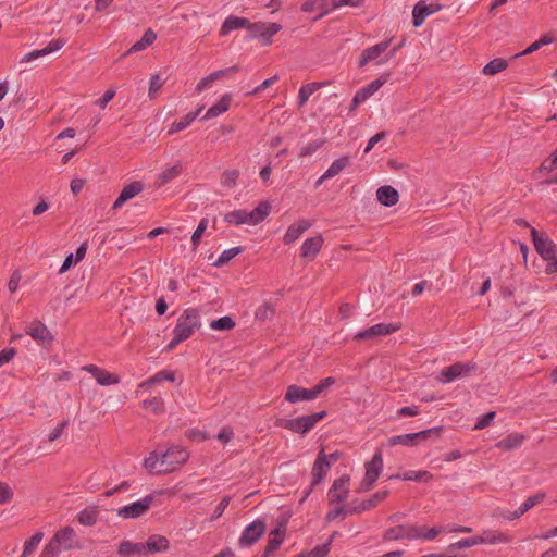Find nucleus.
<instances>
[{"label":"nucleus","mask_w":557,"mask_h":557,"mask_svg":"<svg viewBox=\"0 0 557 557\" xmlns=\"http://www.w3.org/2000/svg\"><path fill=\"white\" fill-rule=\"evenodd\" d=\"M271 206L268 201H261L252 211L238 209L224 214L223 220L228 224L257 225L261 223L270 214Z\"/></svg>","instance_id":"obj_1"},{"label":"nucleus","mask_w":557,"mask_h":557,"mask_svg":"<svg viewBox=\"0 0 557 557\" xmlns=\"http://www.w3.org/2000/svg\"><path fill=\"white\" fill-rule=\"evenodd\" d=\"M189 453L181 446H171L165 451H161L160 467L156 474H168L176 471L187 462Z\"/></svg>","instance_id":"obj_2"},{"label":"nucleus","mask_w":557,"mask_h":557,"mask_svg":"<svg viewBox=\"0 0 557 557\" xmlns=\"http://www.w3.org/2000/svg\"><path fill=\"white\" fill-rule=\"evenodd\" d=\"M200 325L199 311L195 308H188L184 310L177 319L173 333H176L186 341L200 327Z\"/></svg>","instance_id":"obj_3"},{"label":"nucleus","mask_w":557,"mask_h":557,"mask_svg":"<svg viewBox=\"0 0 557 557\" xmlns=\"http://www.w3.org/2000/svg\"><path fill=\"white\" fill-rule=\"evenodd\" d=\"M331 469V461L327 460V455L325 454L324 447H322L314 460L312 466V482L310 487L305 492V495L301 499V503L311 494L313 488L319 485L327 474Z\"/></svg>","instance_id":"obj_4"},{"label":"nucleus","mask_w":557,"mask_h":557,"mask_svg":"<svg viewBox=\"0 0 557 557\" xmlns=\"http://www.w3.org/2000/svg\"><path fill=\"white\" fill-rule=\"evenodd\" d=\"M247 29L249 38H260L263 46H269L272 44V37L282 29V25L278 23L249 22Z\"/></svg>","instance_id":"obj_5"},{"label":"nucleus","mask_w":557,"mask_h":557,"mask_svg":"<svg viewBox=\"0 0 557 557\" xmlns=\"http://www.w3.org/2000/svg\"><path fill=\"white\" fill-rule=\"evenodd\" d=\"M478 366L475 362H455L441 371L438 381L443 384L450 383L457 379L468 376L471 371H475Z\"/></svg>","instance_id":"obj_6"},{"label":"nucleus","mask_w":557,"mask_h":557,"mask_svg":"<svg viewBox=\"0 0 557 557\" xmlns=\"http://www.w3.org/2000/svg\"><path fill=\"white\" fill-rule=\"evenodd\" d=\"M383 469V458L381 451L374 454L372 459L366 463V474L360 484V491H370L377 481Z\"/></svg>","instance_id":"obj_7"},{"label":"nucleus","mask_w":557,"mask_h":557,"mask_svg":"<svg viewBox=\"0 0 557 557\" xmlns=\"http://www.w3.org/2000/svg\"><path fill=\"white\" fill-rule=\"evenodd\" d=\"M265 531H267L265 521L262 519L255 520L253 522H251L244 529V531L238 540V545L240 547H249V546L253 545L255 543H257L259 541V539H261V536L265 533Z\"/></svg>","instance_id":"obj_8"},{"label":"nucleus","mask_w":557,"mask_h":557,"mask_svg":"<svg viewBox=\"0 0 557 557\" xmlns=\"http://www.w3.org/2000/svg\"><path fill=\"white\" fill-rule=\"evenodd\" d=\"M25 332L32 336V338L36 341V343L41 347L46 349H50L52 347L54 336L39 320L33 321L32 324L25 330Z\"/></svg>","instance_id":"obj_9"},{"label":"nucleus","mask_w":557,"mask_h":557,"mask_svg":"<svg viewBox=\"0 0 557 557\" xmlns=\"http://www.w3.org/2000/svg\"><path fill=\"white\" fill-rule=\"evenodd\" d=\"M400 323H377L372 325L371 327L360 331L354 336L355 342H361L370 338H374L377 336H385L393 334L400 330Z\"/></svg>","instance_id":"obj_10"},{"label":"nucleus","mask_w":557,"mask_h":557,"mask_svg":"<svg viewBox=\"0 0 557 557\" xmlns=\"http://www.w3.org/2000/svg\"><path fill=\"white\" fill-rule=\"evenodd\" d=\"M531 237L536 252L544 260L554 258V255H556V245L548 236L540 234L535 228L532 227Z\"/></svg>","instance_id":"obj_11"},{"label":"nucleus","mask_w":557,"mask_h":557,"mask_svg":"<svg viewBox=\"0 0 557 557\" xmlns=\"http://www.w3.org/2000/svg\"><path fill=\"white\" fill-rule=\"evenodd\" d=\"M418 525L412 524H399L385 530L383 534V541H399L403 539L412 541L418 539Z\"/></svg>","instance_id":"obj_12"},{"label":"nucleus","mask_w":557,"mask_h":557,"mask_svg":"<svg viewBox=\"0 0 557 557\" xmlns=\"http://www.w3.org/2000/svg\"><path fill=\"white\" fill-rule=\"evenodd\" d=\"M274 424L275 426L283 428L301 435L313 429L308 414L294 419L277 418Z\"/></svg>","instance_id":"obj_13"},{"label":"nucleus","mask_w":557,"mask_h":557,"mask_svg":"<svg viewBox=\"0 0 557 557\" xmlns=\"http://www.w3.org/2000/svg\"><path fill=\"white\" fill-rule=\"evenodd\" d=\"M349 481L350 476L348 474H343L333 482L327 493L329 502L331 504H339L347 499L349 494Z\"/></svg>","instance_id":"obj_14"},{"label":"nucleus","mask_w":557,"mask_h":557,"mask_svg":"<svg viewBox=\"0 0 557 557\" xmlns=\"http://www.w3.org/2000/svg\"><path fill=\"white\" fill-rule=\"evenodd\" d=\"M153 500L152 495H147L143 499L126 505L119 509L117 515L124 519L138 518L150 508Z\"/></svg>","instance_id":"obj_15"},{"label":"nucleus","mask_w":557,"mask_h":557,"mask_svg":"<svg viewBox=\"0 0 557 557\" xmlns=\"http://www.w3.org/2000/svg\"><path fill=\"white\" fill-rule=\"evenodd\" d=\"M389 494L388 490H383L374 493L370 498L364 499L360 503L356 500L348 506L347 512L350 515H359L366 510L375 508L381 502H383Z\"/></svg>","instance_id":"obj_16"},{"label":"nucleus","mask_w":557,"mask_h":557,"mask_svg":"<svg viewBox=\"0 0 557 557\" xmlns=\"http://www.w3.org/2000/svg\"><path fill=\"white\" fill-rule=\"evenodd\" d=\"M82 370L90 373L97 383L101 386L115 385L121 381L117 374L111 373L96 364H86L82 367Z\"/></svg>","instance_id":"obj_17"},{"label":"nucleus","mask_w":557,"mask_h":557,"mask_svg":"<svg viewBox=\"0 0 557 557\" xmlns=\"http://www.w3.org/2000/svg\"><path fill=\"white\" fill-rule=\"evenodd\" d=\"M443 9V5L438 2H432L430 4H426L425 1H419L413 7L412 11V24L414 27L421 26L425 18Z\"/></svg>","instance_id":"obj_18"},{"label":"nucleus","mask_w":557,"mask_h":557,"mask_svg":"<svg viewBox=\"0 0 557 557\" xmlns=\"http://www.w3.org/2000/svg\"><path fill=\"white\" fill-rule=\"evenodd\" d=\"M286 533V523L281 522L275 529L269 534L268 544L264 548L262 557H269L271 554L276 552L282 545Z\"/></svg>","instance_id":"obj_19"},{"label":"nucleus","mask_w":557,"mask_h":557,"mask_svg":"<svg viewBox=\"0 0 557 557\" xmlns=\"http://www.w3.org/2000/svg\"><path fill=\"white\" fill-rule=\"evenodd\" d=\"M76 533L74 529L70 525H66L59 531H57L51 539L59 547L63 546L65 550L73 549L77 547V542L75 541Z\"/></svg>","instance_id":"obj_20"},{"label":"nucleus","mask_w":557,"mask_h":557,"mask_svg":"<svg viewBox=\"0 0 557 557\" xmlns=\"http://www.w3.org/2000/svg\"><path fill=\"white\" fill-rule=\"evenodd\" d=\"M391 41L392 39L383 40L372 47L364 49L359 58L358 66L364 67L369 62L376 60L388 49Z\"/></svg>","instance_id":"obj_21"},{"label":"nucleus","mask_w":557,"mask_h":557,"mask_svg":"<svg viewBox=\"0 0 557 557\" xmlns=\"http://www.w3.org/2000/svg\"><path fill=\"white\" fill-rule=\"evenodd\" d=\"M284 399L287 403L296 404L298 401H309L315 399L312 389L292 384L287 387Z\"/></svg>","instance_id":"obj_22"},{"label":"nucleus","mask_w":557,"mask_h":557,"mask_svg":"<svg viewBox=\"0 0 557 557\" xmlns=\"http://www.w3.org/2000/svg\"><path fill=\"white\" fill-rule=\"evenodd\" d=\"M144 190V184L140 181H134L123 187L119 197L114 201L112 209H120L126 201L139 195Z\"/></svg>","instance_id":"obj_23"},{"label":"nucleus","mask_w":557,"mask_h":557,"mask_svg":"<svg viewBox=\"0 0 557 557\" xmlns=\"http://www.w3.org/2000/svg\"><path fill=\"white\" fill-rule=\"evenodd\" d=\"M546 497L545 492H539L534 495L529 496L521 505L520 507L512 511L508 512V515H504L503 517L508 520H515L523 516L527 511H529L531 508L540 504L542 500H544Z\"/></svg>","instance_id":"obj_24"},{"label":"nucleus","mask_w":557,"mask_h":557,"mask_svg":"<svg viewBox=\"0 0 557 557\" xmlns=\"http://www.w3.org/2000/svg\"><path fill=\"white\" fill-rule=\"evenodd\" d=\"M65 45V40L62 38L52 39L45 48L34 50L29 53H26L22 59L21 62H29L32 60H35L39 57L47 55L51 52H54L59 49H61Z\"/></svg>","instance_id":"obj_25"},{"label":"nucleus","mask_w":557,"mask_h":557,"mask_svg":"<svg viewBox=\"0 0 557 557\" xmlns=\"http://www.w3.org/2000/svg\"><path fill=\"white\" fill-rule=\"evenodd\" d=\"M324 243V238L321 234L307 238L301 246V258L314 259L320 252Z\"/></svg>","instance_id":"obj_26"},{"label":"nucleus","mask_w":557,"mask_h":557,"mask_svg":"<svg viewBox=\"0 0 557 557\" xmlns=\"http://www.w3.org/2000/svg\"><path fill=\"white\" fill-rule=\"evenodd\" d=\"M312 226V222L309 220H298L297 222L293 223L286 231L284 235V243L285 245H290L295 240H297L304 232L309 230Z\"/></svg>","instance_id":"obj_27"},{"label":"nucleus","mask_w":557,"mask_h":557,"mask_svg":"<svg viewBox=\"0 0 557 557\" xmlns=\"http://www.w3.org/2000/svg\"><path fill=\"white\" fill-rule=\"evenodd\" d=\"M377 201L385 207H393L399 200V193L391 185H384L376 190Z\"/></svg>","instance_id":"obj_28"},{"label":"nucleus","mask_w":557,"mask_h":557,"mask_svg":"<svg viewBox=\"0 0 557 557\" xmlns=\"http://www.w3.org/2000/svg\"><path fill=\"white\" fill-rule=\"evenodd\" d=\"M145 550L147 554L163 553L170 548L169 540L160 534L150 535L145 542Z\"/></svg>","instance_id":"obj_29"},{"label":"nucleus","mask_w":557,"mask_h":557,"mask_svg":"<svg viewBox=\"0 0 557 557\" xmlns=\"http://www.w3.org/2000/svg\"><path fill=\"white\" fill-rule=\"evenodd\" d=\"M231 102H232V95L231 94L223 95L218 102H215L213 106H211L208 109V111L206 112V114L202 116L201 120H209V119L216 117V116L225 113L226 111H228V109L231 107Z\"/></svg>","instance_id":"obj_30"},{"label":"nucleus","mask_w":557,"mask_h":557,"mask_svg":"<svg viewBox=\"0 0 557 557\" xmlns=\"http://www.w3.org/2000/svg\"><path fill=\"white\" fill-rule=\"evenodd\" d=\"M250 20L247 17H239L236 15H231L223 22L220 35L225 36L230 34L233 30L240 29V28H248Z\"/></svg>","instance_id":"obj_31"},{"label":"nucleus","mask_w":557,"mask_h":557,"mask_svg":"<svg viewBox=\"0 0 557 557\" xmlns=\"http://www.w3.org/2000/svg\"><path fill=\"white\" fill-rule=\"evenodd\" d=\"M478 536L482 540L481 544H507L512 541V536L510 534L493 530H486Z\"/></svg>","instance_id":"obj_32"},{"label":"nucleus","mask_w":557,"mask_h":557,"mask_svg":"<svg viewBox=\"0 0 557 557\" xmlns=\"http://www.w3.org/2000/svg\"><path fill=\"white\" fill-rule=\"evenodd\" d=\"M145 543H133L129 541H122L119 545L117 553L123 557H129L133 555H146Z\"/></svg>","instance_id":"obj_33"},{"label":"nucleus","mask_w":557,"mask_h":557,"mask_svg":"<svg viewBox=\"0 0 557 557\" xmlns=\"http://www.w3.org/2000/svg\"><path fill=\"white\" fill-rule=\"evenodd\" d=\"M525 436L520 433H510L503 440L498 441L495 446L504 450H512L522 445Z\"/></svg>","instance_id":"obj_34"},{"label":"nucleus","mask_w":557,"mask_h":557,"mask_svg":"<svg viewBox=\"0 0 557 557\" xmlns=\"http://www.w3.org/2000/svg\"><path fill=\"white\" fill-rule=\"evenodd\" d=\"M387 76H381L374 81H372L371 83H369L368 85H366L364 87L360 88L356 94L363 100L366 101L367 99H369L372 95H374L386 82H387Z\"/></svg>","instance_id":"obj_35"},{"label":"nucleus","mask_w":557,"mask_h":557,"mask_svg":"<svg viewBox=\"0 0 557 557\" xmlns=\"http://www.w3.org/2000/svg\"><path fill=\"white\" fill-rule=\"evenodd\" d=\"M183 172V166L181 164H175L171 168L163 170L157 177L156 185L158 187L164 186L170 181L177 177Z\"/></svg>","instance_id":"obj_36"},{"label":"nucleus","mask_w":557,"mask_h":557,"mask_svg":"<svg viewBox=\"0 0 557 557\" xmlns=\"http://www.w3.org/2000/svg\"><path fill=\"white\" fill-rule=\"evenodd\" d=\"M201 110H202V107L198 108L194 112L187 113L181 121L173 122L171 125V128L169 131V134L177 133V132L185 129L197 119V116L199 115Z\"/></svg>","instance_id":"obj_37"},{"label":"nucleus","mask_w":557,"mask_h":557,"mask_svg":"<svg viewBox=\"0 0 557 557\" xmlns=\"http://www.w3.org/2000/svg\"><path fill=\"white\" fill-rule=\"evenodd\" d=\"M322 85H324V83L313 82L301 86L298 92V107H304L307 103L309 97Z\"/></svg>","instance_id":"obj_38"},{"label":"nucleus","mask_w":557,"mask_h":557,"mask_svg":"<svg viewBox=\"0 0 557 557\" xmlns=\"http://www.w3.org/2000/svg\"><path fill=\"white\" fill-rule=\"evenodd\" d=\"M350 164V157L343 156L329 166V169L324 172V177H334L339 174L344 169H346Z\"/></svg>","instance_id":"obj_39"},{"label":"nucleus","mask_w":557,"mask_h":557,"mask_svg":"<svg viewBox=\"0 0 557 557\" xmlns=\"http://www.w3.org/2000/svg\"><path fill=\"white\" fill-rule=\"evenodd\" d=\"M244 250H245V247H243V246H237V247H233L231 249L224 250L219 256V258L215 261H213L212 265L215 268H221V267L225 265L226 263H228L233 258H235L236 256L242 253Z\"/></svg>","instance_id":"obj_40"},{"label":"nucleus","mask_w":557,"mask_h":557,"mask_svg":"<svg viewBox=\"0 0 557 557\" xmlns=\"http://www.w3.org/2000/svg\"><path fill=\"white\" fill-rule=\"evenodd\" d=\"M508 62L503 58H495L491 60L482 70L484 75H495L506 70Z\"/></svg>","instance_id":"obj_41"},{"label":"nucleus","mask_w":557,"mask_h":557,"mask_svg":"<svg viewBox=\"0 0 557 557\" xmlns=\"http://www.w3.org/2000/svg\"><path fill=\"white\" fill-rule=\"evenodd\" d=\"M333 537L334 535H332L326 543L315 546L310 552H302L295 557H326L330 553V546L333 541Z\"/></svg>","instance_id":"obj_42"},{"label":"nucleus","mask_w":557,"mask_h":557,"mask_svg":"<svg viewBox=\"0 0 557 557\" xmlns=\"http://www.w3.org/2000/svg\"><path fill=\"white\" fill-rule=\"evenodd\" d=\"M418 444L416 433L394 435L388 438V445L416 446Z\"/></svg>","instance_id":"obj_43"},{"label":"nucleus","mask_w":557,"mask_h":557,"mask_svg":"<svg viewBox=\"0 0 557 557\" xmlns=\"http://www.w3.org/2000/svg\"><path fill=\"white\" fill-rule=\"evenodd\" d=\"M99 517V512L96 508L91 510L84 509L78 512L77 520L81 524L92 527L97 523Z\"/></svg>","instance_id":"obj_44"},{"label":"nucleus","mask_w":557,"mask_h":557,"mask_svg":"<svg viewBox=\"0 0 557 557\" xmlns=\"http://www.w3.org/2000/svg\"><path fill=\"white\" fill-rule=\"evenodd\" d=\"M163 381L174 382L175 381V373L172 370H161L158 373H156L153 376L149 377L146 382L141 384L144 385H151V384H159Z\"/></svg>","instance_id":"obj_45"},{"label":"nucleus","mask_w":557,"mask_h":557,"mask_svg":"<svg viewBox=\"0 0 557 557\" xmlns=\"http://www.w3.org/2000/svg\"><path fill=\"white\" fill-rule=\"evenodd\" d=\"M275 314V307L271 302H263L255 311V318L259 321L272 319Z\"/></svg>","instance_id":"obj_46"},{"label":"nucleus","mask_w":557,"mask_h":557,"mask_svg":"<svg viewBox=\"0 0 557 557\" xmlns=\"http://www.w3.org/2000/svg\"><path fill=\"white\" fill-rule=\"evenodd\" d=\"M236 326L235 321L228 317H222L210 322V327L215 331H231Z\"/></svg>","instance_id":"obj_47"},{"label":"nucleus","mask_w":557,"mask_h":557,"mask_svg":"<svg viewBox=\"0 0 557 557\" xmlns=\"http://www.w3.org/2000/svg\"><path fill=\"white\" fill-rule=\"evenodd\" d=\"M42 537V532H36L34 535H32V537L24 543V549L21 557H28L32 555L37 548L38 544L41 542Z\"/></svg>","instance_id":"obj_48"},{"label":"nucleus","mask_w":557,"mask_h":557,"mask_svg":"<svg viewBox=\"0 0 557 557\" xmlns=\"http://www.w3.org/2000/svg\"><path fill=\"white\" fill-rule=\"evenodd\" d=\"M239 177L238 170H225L221 175V185L226 188H234Z\"/></svg>","instance_id":"obj_49"},{"label":"nucleus","mask_w":557,"mask_h":557,"mask_svg":"<svg viewBox=\"0 0 557 557\" xmlns=\"http://www.w3.org/2000/svg\"><path fill=\"white\" fill-rule=\"evenodd\" d=\"M145 409L152 411L156 414L164 412V401L161 397H152L143 401Z\"/></svg>","instance_id":"obj_50"},{"label":"nucleus","mask_w":557,"mask_h":557,"mask_svg":"<svg viewBox=\"0 0 557 557\" xmlns=\"http://www.w3.org/2000/svg\"><path fill=\"white\" fill-rule=\"evenodd\" d=\"M481 541L482 540L479 539V536H476V535L472 536V537L462 539L456 543L450 544L448 546V550L453 552L455 549H466V548L481 544Z\"/></svg>","instance_id":"obj_51"},{"label":"nucleus","mask_w":557,"mask_h":557,"mask_svg":"<svg viewBox=\"0 0 557 557\" xmlns=\"http://www.w3.org/2000/svg\"><path fill=\"white\" fill-rule=\"evenodd\" d=\"M403 479L406 481L428 482L432 479V474L429 471L409 470L403 474Z\"/></svg>","instance_id":"obj_52"},{"label":"nucleus","mask_w":557,"mask_h":557,"mask_svg":"<svg viewBox=\"0 0 557 557\" xmlns=\"http://www.w3.org/2000/svg\"><path fill=\"white\" fill-rule=\"evenodd\" d=\"M207 227H208V219L203 218L200 220L197 228L194 231V233L191 235V244H193L194 250H196L197 247L199 246L201 236L206 232Z\"/></svg>","instance_id":"obj_53"},{"label":"nucleus","mask_w":557,"mask_h":557,"mask_svg":"<svg viewBox=\"0 0 557 557\" xmlns=\"http://www.w3.org/2000/svg\"><path fill=\"white\" fill-rule=\"evenodd\" d=\"M160 456H161V451H152L149 457H147L145 460H144V467L149 470L151 473H154L156 474V470H158V468L160 467Z\"/></svg>","instance_id":"obj_54"},{"label":"nucleus","mask_w":557,"mask_h":557,"mask_svg":"<svg viewBox=\"0 0 557 557\" xmlns=\"http://www.w3.org/2000/svg\"><path fill=\"white\" fill-rule=\"evenodd\" d=\"M443 426H435L431 429H426L420 432H416L417 441H426L431 437H440L443 433Z\"/></svg>","instance_id":"obj_55"},{"label":"nucleus","mask_w":557,"mask_h":557,"mask_svg":"<svg viewBox=\"0 0 557 557\" xmlns=\"http://www.w3.org/2000/svg\"><path fill=\"white\" fill-rule=\"evenodd\" d=\"M164 82L165 81L162 79L159 74H153L151 76L150 84H149V92H148L150 99L156 98L157 92L161 89Z\"/></svg>","instance_id":"obj_56"},{"label":"nucleus","mask_w":557,"mask_h":557,"mask_svg":"<svg viewBox=\"0 0 557 557\" xmlns=\"http://www.w3.org/2000/svg\"><path fill=\"white\" fill-rule=\"evenodd\" d=\"M441 531L442 530L436 527H433L430 529H428L424 525L418 527V534H419L418 539L431 541V540H434L441 533Z\"/></svg>","instance_id":"obj_57"},{"label":"nucleus","mask_w":557,"mask_h":557,"mask_svg":"<svg viewBox=\"0 0 557 557\" xmlns=\"http://www.w3.org/2000/svg\"><path fill=\"white\" fill-rule=\"evenodd\" d=\"M324 145V140H313L309 143L307 146H305L300 152L299 157L305 158L312 156L322 146Z\"/></svg>","instance_id":"obj_58"},{"label":"nucleus","mask_w":557,"mask_h":557,"mask_svg":"<svg viewBox=\"0 0 557 557\" xmlns=\"http://www.w3.org/2000/svg\"><path fill=\"white\" fill-rule=\"evenodd\" d=\"M336 382L335 377L329 376L321 380L317 385H314L311 389L313 392L314 397L317 398L324 389L334 385Z\"/></svg>","instance_id":"obj_59"},{"label":"nucleus","mask_w":557,"mask_h":557,"mask_svg":"<svg viewBox=\"0 0 557 557\" xmlns=\"http://www.w3.org/2000/svg\"><path fill=\"white\" fill-rule=\"evenodd\" d=\"M495 416H496L495 411H488V412L482 414L478 419L476 423L474 424L473 430H483V429H485L494 420Z\"/></svg>","instance_id":"obj_60"},{"label":"nucleus","mask_w":557,"mask_h":557,"mask_svg":"<svg viewBox=\"0 0 557 557\" xmlns=\"http://www.w3.org/2000/svg\"><path fill=\"white\" fill-rule=\"evenodd\" d=\"M239 71V67L237 65H233L231 67L222 69L214 71L210 74V79L218 81L220 78L230 76L231 74L237 73Z\"/></svg>","instance_id":"obj_61"},{"label":"nucleus","mask_w":557,"mask_h":557,"mask_svg":"<svg viewBox=\"0 0 557 557\" xmlns=\"http://www.w3.org/2000/svg\"><path fill=\"white\" fill-rule=\"evenodd\" d=\"M230 502H231V496H224L222 497V499L220 500V503L216 505L212 516H211V520L214 521L216 519H219L224 510L227 508V506L230 505Z\"/></svg>","instance_id":"obj_62"},{"label":"nucleus","mask_w":557,"mask_h":557,"mask_svg":"<svg viewBox=\"0 0 557 557\" xmlns=\"http://www.w3.org/2000/svg\"><path fill=\"white\" fill-rule=\"evenodd\" d=\"M12 488L4 482L0 481V504H7L13 498Z\"/></svg>","instance_id":"obj_63"},{"label":"nucleus","mask_w":557,"mask_h":557,"mask_svg":"<svg viewBox=\"0 0 557 557\" xmlns=\"http://www.w3.org/2000/svg\"><path fill=\"white\" fill-rule=\"evenodd\" d=\"M61 552V548L52 541L44 547L40 557H57Z\"/></svg>","instance_id":"obj_64"}]
</instances>
